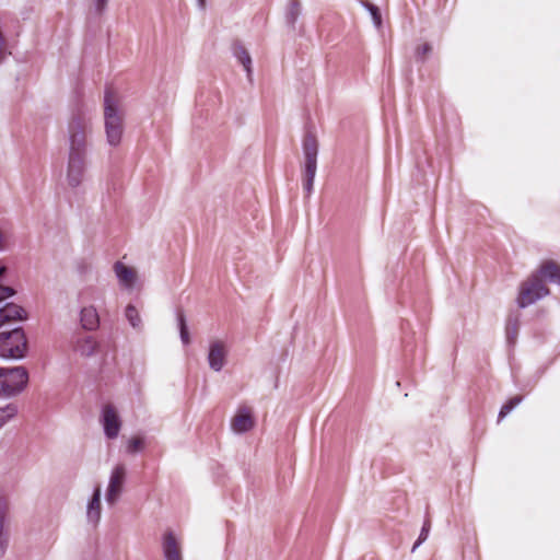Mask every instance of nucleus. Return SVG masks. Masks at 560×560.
Instances as JSON below:
<instances>
[{
  "label": "nucleus",
  "mask_w": 560,
  "mask_h": 560,
  "mask_svg": "<svg viewBox=\"0 0 560 560\" xmlns=\"http://www.w3.org/2000/svg\"><path fill=\"white\" fill-rule=\"evenodd\" d=\"M560 284V266L553 260H545L520 287L517 304L526 307L547 296L550 290L546 282Z\"/></svg>",
  "instance_id": "f257e3e1"
},
{
  "label": "nucleus",
  "mask_w": 560,
  "mask_h": 560,
  "mask_svg": "<svg viewBox=\"0 0 560 560\" xmlns=\"http://www.w3.org/2000/svg\"><path fill=\"white\" fill-rule=\"evenodd\" d=\"M104 120L108 144H119L122 136V112L119 107L118 100L109 90H107L104 95Z\"/></svg>",
  "instance_id": "f03ea898"
},
{
  "label": "nucleus",
  "mask_w": 560,
  "mask_h": 560,
  "mask_svg": "<svg viewBox=\"0 0 560 560\" xmlns=\"http://www.w3.org/2000/svg\"><path fill=\"white\" fill-rule=\"evenodd\" d=\"M91 119L81 109L72 114L68 125L69 153L86 154Z\"/></svg>",
  "instance_id": "7ed1b4c3"
},
{
  "label": "nucleus",
  "mask_w": 560,
  "mask_h": 560,
  "mask_svg": "<svg viewBox=\"0 0 560 560\" xmlns=\"http://www.w3.org/2000/svg\"><path fill=\"white\" fill-rule=\"evenodd\" d=\"M27 340L21 327L0 332V357L19 360L25 357Z\"/></svg>",
  "instance_id": "20e7f679"
},
{
  "label": "nucleus",
  "mask_w": 560,
  "mask_h": 560,
  "mask_svg": "<svg viewBox=\"0 0 560 560\" xmlns=\"http://www.w3.org/2000/svg\"><path fill=\"white\" fill-rule=\"evenodd\" d=\"M28 373L23 366L0 368V397H11L24 389Z\"/></svg>",
  "instance_id": "39448f33"
},
{
  "label": "nucleus",
  "mask_w": 560,
  "mask_h": 560,
  "mask_svg": "<svg viewBox=\"0 0 560 560\" xmlns=\"http://www.w3.org/2000/svg\"><path fill=\"white\" fill-rule=\"evenodd\" d=\"M98 421L107 440L113 441L119 436L122 420L118 409L113 404L108 402L102 406Z\"/></svg>",
  "instance_id": "423d86ee"
},
{
  "label": "nucleus",
  "mask_w": 560,
  "mask_h": 560,
  "mask_svg": "<svg viewBox=\"0 0 560 560\" xmlns=\"http://www.w3.org/2000/svg\"><path fill=\"white\" fill-rule=\"evenodd\" d=\"M70 348L74 354L81 358H92L97 354L100 342L92 335L77 331L71 337Z\"/></svg>",
  "instance_id": "0eeeda50"
},
{
  "label": "nucleus",
  "mask_w": 560,
  "mask_h": 560,
  "mask_svg": "<svg viewBox=\"0 0 560 560\" xmlns=\"http://www.w3.org/2000/svg\"><path fill=\"white\" fill-rule=\"evenodd\" d=\"M85 170L86 154L68 153L67 183L71 188L83 183Z\"/></svg>",
  "instance_id": "6e6552de"
},
{
  "label": "nucleus",
  "mask_w": 560,
  "mask_h": 560,
  "mask_svg": "<svg viewBox=\"0 0 560 560\" xmlns=\"http://www.w3.org/2000/svg\"><path fill=\"white\" fill-rule=\"evenodd\" d=\"M126 480L127 467L124 464H117L112 470L105 495L108 504L113 505L117 502L122 492Z\"/></svg>",
  "instance_id": "1a4fd4ad"
},
{
  "label": "nucleus",
  "mask_w": 560,
  "mask_h": 560,
  "mask_svg": "<svg viewBox=\"0 0 560 560\" xmlns=\"http://www.w3.org/2000/svg\"><path fill=\"white\" fill-rule=\"evenodd\" d=\"M9 502L0 497V559L5 555L10 542Z\"/></svg>",
  "instance_id": "9d476101"
},
{
  "label": "nucleus",
  "mask_w": 560,
  "mask_h": 560,
  "mask_svg": "<svg viewBox=\"0 0 560 560\" xmlns=\"http://www.w3.org/2000/svg\"><path fill=\"white\" fill-rule=\"evenodd\" d=\"M254 424L255 420L252 413V409L248 407H241L231 421V427L236 433L246 432L250 430Z\"/></svg>",
  "instance_id": "9b49d317"
},
{
  "label": "nucleus",
  "mask_w": 560,
  "mask_h": 560,
  "mask_svg": "<svg viewBox=\"0 0 560 560\" xmlns=\"http://www.w3.org/2000/svg\"><path fill=\"white\" fill-rule=\"evenodd\" d=\"M162 547L166 560H183L180 541L173 532L167 530L164 534Z\"/></svg>",
  "instance_id": "f8f14e48"
},
{
  "label": "nucleus",
  "mask_w": 560,
  "mask_h": 560,
  "mask_svg": "<svg viewBox=\"0 0 560 560\" xmlns=\"http://www.w3.org/2000/svg\"><path fill=\"white\" fill-rule=\"evenodd\" d=\"M226 348L223 341L214 340L209 349V365L214 371H220L225 364Z\"/></svg>",
  "instance_id": "ddd939ff"
},
{
  "label": "nucleus",
  "mask_w": 560,
  "mask_h": 560,
  "mask_svg": "<svg viewBox=\"0 0 560 560\" xmlns=\"http://www.w3.org/2000/svg\"><path fill=\"white\" fill-rule=\"evenodd\" d=\"M80 325L86 331H94L100 327V316L94 306L90 305L81 308Z\"/></svg>",
  "instance_id": "4468645a"
},
{
  "label": "nucleus",
  "mask_w": 560,
  "mask_h": 560,
  "mask_svg": "<svg viewBox=\"0 0 560 560\" xmlns=\"http://www.w3.org/2000/svg\"><path fill=\"white\" fill-rule=\"evenodd\" d=\"M114 270L120 287L124 289H131L137 279V275L133 269L121 261H117L114 266Z\"/></svg>",
  "instance_id": "2eb2a0df"
},
{
  "label": "nucleus",
  "mask_w": 560,
  "mask_h": 560,
  "mask_svg": "<svg viewBox=\"0 0 560 560\" xmlns=\"http://www.w3.org/2000/svg\"><path fill=\"white\" fill-rule=\"evenodd\" d=\"M86 518L89 523L96 525L101 520V488L97 486L86 506Z\"/></svg>",
  "instance_id": "dca6fc26"
},
{
  "label": "nucleus",
  "mask_w": 560,
  "mask_h": 560,
  "mask_svg": "<svg viewBox=\"0 0 560 560\" xmlns=\"http://www.w3.org/2000/svg\"><path fill=\"white\" fill-rule=\"evenodd\" d=\"M25 311L16 304H10L7 308L0 311V327L5 324L14 323L25 318Z\"/></svg>",
  "instance_id": "f3484780"
},
{
  "label": "nucleus",
  "mask_w": 560,
  "mask_h": 560,
  "mask_svg": "<svg viewBox=\"0 0 560 560\" xmlns=\"http://www.w3.org/2000/svg\"><path fill=\"white\" fill-rule=\"evenodd\" d=\"M317 149L318 144L316 137L312 133H307L303 140L305 160H317Z\"/></svg>",
  "instance_id": "a211bd4d"
},
{
  "label": "nucleus",
  "mask_w": 560,
  "mask_h": 560,
  "mask_svg": "<svg viewBox=\"0 0 560 560\" xmlns=\"http://www.w3.org/2000/svg\"><path fill=\"white\" fill-rule=\"evenodd\" d=\"M234 55L238 59V61L243 65L244 69L247 72V75L250 77L252 73V58L247 49L241 45H234Z\"/></svg>",
  "instance_id": "6ab92c4d"
},
{
  "label": "nucleus",
  "mask_w": 560,
  "mask_h": 560,
  "mask_svg": "<svg viewBox=\"0 0 560 560\" xmlns=\"http://www.w3.org/2000/svg\"><path fill=\"white\" fill-rule=\"evenodd\" d=\"M5 266L0 265V277L5 272ZM14 293L15 291L12 288L0 284V311L7 308L10 304H13L8 300L12 298Z\"/></svg>",
  "instance_id": "aec40b11"
},
{
  "label": "nucleus",
  "mask_w": 560,
  "mask_h": 560,
  "mask_svg": "<svg viewBox=\"0 0 560 560\" xmlns=\"http://www.w3.org/2000/svg\"><path fill=\"white\" fill-rule=\"evenodd\" d=\"M18 406L15 404H8L0 407V429H2L10 420L18 415Z\"/></svg>",
  "instance_id": "412c9836"
},
{
  "label": "nucleus",
  "mask_w": 560,
  "mask_h": 560,
  "mask_svg": "<svg viewBox=\"0 0 560 560\" xmlns=\"http://www.w3.org/2000/svg\"><path fill=\"white\" fill-rule=\"evenodd\" d=\"M522 401V396L517 395L510 398L502 407L499 412V421L506 417L520 402Z\"/></svg>",
  "instance_id": "4be33fe9"
},
{
  "label": "nucleus",
  "mask_w": 560,
  "mask_h": 560,
  "mask_svg": "<svg viewBox=\"0 0 560 560\" xmlns=\"http://www.w3.org/2000/svg\"><path fill=\"white\" fill-rule=\"evenodd\" d=\"M125 317L129 322L132 327H138L139 325V312L136 305L128 304L125 308Z\"/></svg>",
  "instance_id": "5701e85b"
},
{
  "label": "nucleus",
  "mask_w": 560,
  "mask_h": 560,
  "mask_svg": "<svg viewBox=\"0 0 560 560\" xmlns=\"http://www.w3.org/2000/svg\"><path fill=\"white\" fill-rule=\"evenodd\" d=\"M10 240V229L7 223L0 222V252L7 249Z\"/></svg>",
  "instance_id": "b1692460"
},
{
  "label": "nucleus",
  "mask_w": 560,
  "mask_h": 560,
  "mask_svg": "<svg viewBox=\"0 0 560 560\" xmlns=\"http://www.w3.org/2000/svg\"><path fill=\"white\" fill-rule=\"evenodd\" d=\"M317 160H305L304 177L314 179L316 173Z\"/></svg>",
  "instance_id": "393cba45"
},
{
  "label": "nucleus",
  "mask_w": 560,
  "mask_h": 560,
  "mask_svg": "<svg viewBox=\"0 0 560 560\" xmlns=\"http://www.w3.org/2000/svg\"><path fill=\"white\" fill-rule=\"evenodd\" d=\"M140 450V436H132L127 441L126 453L136 454Z\"/></svg>",
  "instance_id": "a878e982"
},
{
  "label": "nucleus",
  "mask_w": 560,
  "mask_h": 560,
  "mask_svg": "<svg viewBox=\"0 0 560 560\" xmlns=\"http://www.w3.org/2000/svg\"><path fill=\"white\" fill-rule=\"evenodd\" d=\"M301 3L298 0H291L289 4V14L291 16L292 22H294L300 14Z\"/></svg>",
  "instance_id": "bb28decb"
},
{
  "label": "nucleus",
  "mask_w": 560,
  "mask_h": 560,
  "mask_svg": "<svg viewBox=\"0 0 560 560\" xmlns=\"http://www.w3.org/2000/svg\"><path fill=\"white\" fill-rule=\"evenodd\" d=\"M178 319H179L182 340H183L184 343H188L189 342V334H188V330H187V326H186V322H185L184 315L179 314Z\"/></svg>",
  "instance_id": "cd10ccee"
},
{
  "label": "nucleus",
  "mask_w": 560,
  "mask_h": 560,
  "mask_svg": "<svg viewBox=\"0 0 560 560\" xmlns=\"http://www.w3.org/2000/svg\"><path fill=\"white\" fill-rule=\"evenodd\" d=\"M432 51V46L429 43H423L417 47L416 54L420 59H424Z\"/></svg>",
  "instance_id": "c85d7f7f"
},
{
  "label": "nucleus",
  "mask_w": 560,
  "mask_h": 560,
  "mask_svg": "<svg viewBox=\"0 0 560 560\" xmlns=\"http://www.w3.org/2000/svg\"><path fill=\"white\" fill-rule=\"evenodd\" d=\"M429 524H424V526L422 527V530H421V534L417 540V542L413 546V549H416L422 541H424L428 537V532H429Z\"/></svg>",
  "instance_id": "c756f323"
},
{
  "label": "nucleus",
  "mask_w": 560,
  "mask_h": 560,
  "mask_svg": "<svg viewBox=\"0 0 560 560\" xmlns=\"http://www.w3.org/2000/svg\"><path fill=\"white\" fill-rule=\"evenodd\" d=\"M108 0H93L94 9L96 13L101 14L106 8Z\"/></svg>",
  "instance_id": "7c9ffc66"
},
{
  "label": "nucleus",
  "mask_w": 560,
  "mask_h": 560,
  "mask_svg": "<svg viewBox=\"0 0 560 560\" xmlns=\"http://www.w3.org/2000/svg\"><path fill=\"white\" fill-rule=\"evenodd\" d=\"M370 11L372 13V16H373V20L375 21V23L377 25L381 24V13L378 11V9L374 5H370Z\"/></svg>",
  "instance_id": "2f4dec72"
},
{
  "label": "nucleus",
  "mask_w": 560,
  "mask_h": 560,
  "mask_svg": "<svg viewBox=\"0 0 560 560\" xmlns=\"http://www.w3.org/2000/svg\"><path fill=\"white\" fill-rule=\"evenodd\" d=\"M313 180L314 179H311L308 177H304V183H303V186H304V189L307 191V194L311 192L312 190V187H313Z\"/></svg>",
  "instance_id": "473e14b6"
}]
</instances>
